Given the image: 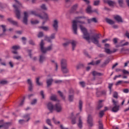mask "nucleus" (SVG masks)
I'll list each match as a JSON object with an SVG mask.
<instances>
[{
    "mask_svg": "<svg viewBox=\"0 0 129 129\" xmlns=\"http://www.w3.org/2000/svg\"><path fill=\"white\" fill-rule=\"evenodd\" d=\"M58 23H59V21H58V20L57 19H55L53 21V27L55 31L58 30Z\"/></svg>",
    "mask_w": 129,
    "mask_h": 129,
    "instance_id": "nucleus-17",
    "label": "nucleus"
},
{
    "mask_svg": "<svg viewBox=\"0 0 129 129\" xmlns=\"http://www.w3.org/2000/svg\"><path fill=\"white\" fill-rule=\"evenodd\" d=\"M69 44H70V42H69V40L68 42H65L64 43H63V47H67V46H68Z\"/></svg>",
    "mask_w": 129,
    "mask_h": 129,
    "instance_id": "nucleus-51",
    "label": "nucleus"
},
{
    "mask_svg": "<svg viewBox=\"0 0 129 129\" xmlns=\"http://www.w3.org/2000/svg\"><path fill=\"white\" fill-rule=\"evenodd\" d=\"M1 27L3 28L4 33H5V32H6V31H7V29L6 28V25H2L1 26Z\"/></svg>",
    "mask_w": 129,
    "mask_h": 129,
    "instance_id": "nucleus-50",
    "label": "nucleus"
},
{
    "mask_svg": "<svg viewBox=\"0 0 129 129\" xmlns=\"http://www.w3.org/2000/svg\"><path fill=\"white\" fill-rule=\"evenodd\" d=\"M83 102L82 101L80 100L79 101V109L80 110V111H81V110H82V104H83Z\"/></svg>",
    "mask_w": 129,
    "mask_h": 129,
    "instance_id": "nucleus-38",
    "label": "nucleus"
},
{
    "mask_svg": "<svg viewBox=\"0 0 129 129\" xmlns=\"http://www.w3.org/2000/svg\"><path fill=\"white\" fill-rule=\"evenodd\" d=\"M109 44L107 43L105 44L104 50L106 54H112V50H111L110 49H109Z\"/></svg>",
    "mask_w": 129,
    "mask_h": 129,
    "instance_id": "nucleus-10",
    "label": "nucleus"
},
{
    "mask_svg": "<svg viewBox=\"0 0 129 129\" xmlns=\"http://www.w3.org/2000/svg\"><path fill=\"white\" fill-rule=\"evenodd\" d=\"M53 82V79H48L46 81V83L47 84V86H50L52 84V83Z\"/></svg>",
    "mask_w": 129,
    "mask_h": 129,
    "instance_id": "nucleus-29",
    "label": "nucleus"
},
{
    "mask_svg": "<svg viewBox=\"0 0 129 129\" xmlns=\"http://www.w3.org/2000/svg\"><path fill=\"white\" fill-rule=\"evenodd\" d=\"M110 61V59H107L106 61H104L103 65H107V64L109 63Z\"/></svg>",
    "mask_w": 129,
    "mask_h": 129,
    "instance_id": "nucleus-49",
    "label": "nucleus"
},
{
    "mask_svg": "<svg viewBox=\"0 0 129 129\" xmlns=\"http://www.w3.org/2000/svg\"><path fill=\"white\" fill-rule=\"evenodd\" d=\"M125 36L126 37L128 38V39H129V33L126 32V33H125Z\"/></svg>",
    "mask_w": 129,
    "mask_h": 129,
    "instance_id": "nucleus-64",
    "label": "nucleus"
},
{
    "mask_svg": "<svg viewBox=\"0 0 129 129\" xmlns=\"http://www.w3.org/2000/svg\"><path fill=\"white\" fill-rule=\"evenodd\" d=\"M45 58L46 57H45V56L43 55H40L39 59V61L40 62V63H42L43 61H44Z\"/></svg>",
    "mask_w": 129,
    "mask_h": 129,
    "instance_id": "nucleus-32",
    "label": "nucleus"
},
{
    "mask_svg": "<svg viewBox=\"0 0 129 129\" xmlns=\"http://www.w3.org/2000/svg\"><path fill=\"white\" fill-rule=\"evenodd\" d=\"M47 107L50 111L55 110L56 112H61V111H62V109H63L62 105H61L60 103H57L54 106H53L52 103L49 102L47 104Z\"/></svg>",
    "mask_w": 129,
    "mask_h": 129,
    "instance_id": "nucleus-2",
    "label": "nucleus"
},
{
    "mask_svg": "<svg viewBox=\"0 0 129 129\" xmlns=\"http://www.w3.org/2000/svg\"><path fill=\"white\" fill-rule=\"evenodd\" d=\"M100 3V1L99 0H97V1H94V6H98V5H99Z\"/></svg>",
    "mask_w": 129,
    "mask_h": 129,
    "instance_id": "nucleus-43",
    "label": "nucleus"
},
{
    "mask_svg": "<svg viewBox=\"0 0 129 129\" xmlns=\"http://www.w3.org/2000/svg\"><path fill=\"white\" fill-rule=\"evenodd\" d=\"M84 17H78L76 18V20H74L72 22V29L74 31V34L75 35H77V24H79V27L80 28V30L81 32L83 33V38L87 41H88V42H90V40H92V42L94 43V44H96V45H97L98 47H100V44H99V35H96L92 37H90V35H89V33L87 32V29L86 28L84 27L82 25L85 24V22L84 21H81L79 20L80 19H83Z\"/></svg>",
    "mask_w": 129,
    "mask_h": 129,
    "instance_id": "nucleus-1",
    "label": "nucleus"
},
{
    "mask_svg": "<svg viewBox=\"0 0 129 129\" xmlns=\"http://www.w3.org/2000/svg\"><path fill=\"white\" fill-rule=\"evenodd\" d=\"M41 9H42V10H43V11H47V7L46 6V5H45V4H42L41 6H40Z\"/></svg>",
    "mask_w": 129,
    "mask_h": 129,
    "instance_id": "nucleus-33",
    "label": "nucleus"
},
{
    "mask_svg": "<svg viewBox=\"0 0 129 129\" xmlns=\"http://www.w3.org/2000/svg\"><path fill=\"white\" fill-rule=\"evenodd\" d=\"M36 103H37V99H34L32 101L31 104H32V105H35V104H36Z\"/></svg>",
    "mask_w": 129,
    "mask_h": 129,
    "instance_id": "nucleus-46",
    "label": "nucleus"
},
{
    "mask_svg": "<svg viewBox=\"0 0 129 129\" xmlns=\"http://www.w3.org/2000/svg\"><path fill=\"white\" fill-rule=\"evenodd\" d=\"M86 11L88 14H91V13H93V12H97V10H92V8H91V6L88 5Z\"/></svg>",
    "mask_w": 129,
    "mask_h": 129,
    "instance_id": "nucleus-14",
    "label": "nucleus"
},
{
    "mask_svg": "<svg viewBox=\"0 0 129 129\" xmlns=\"http://www.w3.org/2000/svg\"><path fill=\"white\" fill-rule=\"evenodd\" d=\"M39 28L40 29H42V30H43V31H49V27L47 26H41Z\"/></svg>",
    "mask_w": 129,
    "mask_h": 129,
    "instance_id": "nucleus-30",
    "label": "nucleus"
},
{
    "mask_svg": "<svg viewBox=\"0 0 129 129\" xmlns=\"http://www.w3.org/2000/svg\"><path fill=\"white\" fill-rule=\"evenodd\" d=\"M60 128L61 129H68V128H65V127H64V126H63V125H62V124H60Z\"/></svg>",
    "mask_w": 129,
    "mask_h": 129,
    "instance_id": "nucleus-61",
    "label": "nucleus"
},
{
    "mask_svg": "<svg viewBox=\"0 0 129 129\" xmlns=\"http://www.w3.org/2000/svg\"><path fill=\"white\" fill-rule=\"evenodd\" d=\"M29 16H30V13L27 12H24L23 23L25 24V25H28V18H29Z\"/></svg>",
    "mask_w": 129,
    "mask_h": 129,
    "instance_id": "nucleus-8",
    "label": "nucleus"
},
{
    "mask_svg": "<svg viewBox=\"0 0 129 129\" xmlns=\"http://www.w3.org/2000/svg\"><path fill=\"white\" fill-rule=\"evenodd\" d=\"M106 22H107V23L110 25H113V24H114V21L108 18L106 19Z\"/></svg>",
    "mask_w": 129,
    "mask_h": 129,
    "instance_id": "nucleus-25",
    "label": "nucleus"
},
{
    "mask_svg": "<svg viewBox=\"0 0 129 129\" xmlns=\"http://www.w3.org/2000/svg\"><path fill=\"white\" fill-rule=\"evenodd\" d=\"M2 127H4L5 129L9 128V123H4V120H0V128Z\"/></svg>",
    "mask_w": 129,
    "mask_h": 129,
    "instance_id": "nucleus-11",
    "label": "nucleus"
},
{
    "mask_svg": "<svg viewBox=\"0 0 129 129\" xmlns=\"http://www.w3.org/2000/svg\"><path fill=\"white\" fill-rule=\"evenodd\" d=\"M43 36H44V34H43V32H39L38 35V38H41V37H43Z\"/></svg>",
    "mask_w": 129,
    "mask_h": 129,
    "instance_id": "nucleus-54",
    "label": "nucleus"
},
{
    "mask_svg": "<svg viewBox=\"0 0 129 129\" xmlns=\"http://www.w3.org/2000/svg\"><path fill=\"white\" fill-rule=\"evenodd\" d=\"M80 84L81 86H82V87H84V86H85V83L84 82H81Z\"/></svg>",
    "mask_w": 129,
    "mask_h": 129,
    "instance_id": "nucleus-56",
    "label": "nucleus"
},
{
    "mask_svg": "<svg viewBox=\"0 0 129 129\" xmlns=\"http://www.w3.org/2000/svg\"><path fill=\"white\" fill-rule=\"evenodd\" d=\"M46 123H47V124H48V125H50V126H53V125L51 123V120L50 119H46Z\"/></svg>",
    "mask_w": 129,
    "mask_h": 129,
    "instance_id": "nucleus-41",
    "label": "nucleus"
},
{
    "mask_svg": "<svg viewBox=\"0 0 129 129\" xmlns=\"http://www.w3.org/2000/svg\"><path fill=\"white\" fill-rule=\"evenodd\" d=\"M70 44H71L72 46V50H75L76 48V45L77 44V41L75 40H69Z\"/></svg>",
    "mask_w": 129,
    "mask_h": 129,
    "instance_id": "nucleus-16",
    "label": "nucleus"
},
{
    "mask_svg": "<svg viewBox=\"0 0 129 129\" xmlns=\"http://www.w3.org/2000/svg\"><path fill=\"white\" fill-rule=\"evenodd\" d=\"M24 119H20L19 120V122L20 124H23L26 121H29L30 120V114H27L24 116Z\"/></svg>",
    "mask_w": 129,
    "mask_h": 129,
    "instance_id": "nucleus-9",
    "label": "nucleus"
},
{
    "mask_svg": "<svg viewBox=\"0 0 129 129\" xmlns=\"http://www.w3.org/2000/svg\"><path fill=\"white\" fill-rule=\"evenodd\" d=\"M118 4L120 7H122L123 6V0H118Z\"/></svg>",
    "mask_w": 129,
    "mask_h": 129,
    "instance_id": "nucleus-36",
    "label": "nucleus"
},
{
    "mask_svg": "<svg viewBox=\"0 0 129 129\" xmlns=\"http://www.w3.org/2000/svg\"><path fill=\"white\" fill-rule=\"evenodd\" d=\"M40 80V78H37L36 79V84H37V85H38L39 86H42V85H43V83L42 82H39V81Z\"/></svg>",
    "mask_w": 129,
    "mask_h": 129,
    "instance_id": "nucleus-28",
    "label": "nucleus"
},
{
    "mask_svg": "<svg viewBox=\"0 0 129 129\" xmlns=\"http://www.w3.org/2000/svg\"><path fill=\"white\" fill-rule=\"evenodd\" d=\"M27 82L29 85V90L30 91H32V90H33V85L32 84V81L31 79H28L27 80Z\"/></svg>",
    "mask_w": 129,
    "mask_h": 129,
    "instance_id": "nucleus-21",
    "label": "nucleus"
},
{
    "mask_svg": "<svg viewBox=\"0 0 129 129\" xmlns=\"http://www.w3.org/2000/svg\"><path fill=\"white\" fill-rule=\"evenodd\" d=\"M128 45V42H126L125 43L122 44L121 46H127Z\"/></svg>",
    "mask_w": 129,
    "mask_h": 129,
    "instance_id": "nucleus-62",
    "label": "nucleus"
},
{
    "mask_svg": "<svg viewBox=\"0 0 129 129\" xmlns=\"http://www.w3.org/2000/svg\"><path fill=\"white\" fill-rule=\"evenodd\" d=\"M72 124H75L76 123V118H72Z\"/></svg>",
    "mask_w": 129,
    "mask_h": 129,
    "instance_id": "nucleus-45",
    "label": "nucleus"
},
{
    "mask_svg": "<svg viewBox=\"0 0 129 129\" xmlns=\"http://www.w3.org/2000/svg\"><path fill=\"white\" fill-rule=\"evenodd\" d=\"M8 21H9L10 23L12 24V25H14L15 26H18V22L17 21L13 20L12 18H8Z\"/></svg>",
    "mask_w": 129,
    "mask_h": 129,
    "instance_id": "nucleus-23",
    "label": "nucleus"
},
{
    "mask_svg": "<svg viewBox=\"0 0 129 129\" xmlns=\"http://www.w3.org/2000/svg\"><path fill=\"white\" fill-rule=\"evenodd\" d=\"M117 92H114L113 96L114 98H117Z\"/></svg>",
    "mask_w": 129,
    "mask_h": 129,
    "instance_id": "nucleus-52",
    "label": "nucleus"
},
{
    "mask_svg": "<svg viewBox=\"0 0 129 129\" xmlns=\"http://www.w3.org/2000/svg\"><path fill=\"white\" fill-rule=\"evenodd\" d=\"M40 95L42 96V98L44 99L45 98V95L44 94V91H41L40 92Z\"/></svg>",
    "mask_w": 129,
    "mask_h": 129,
    "instance_id": "nucleus-53",
    "label": "nucleus"
},
{
    "mask_svg": "<svg viewBox=\"0 0 129 129\" xmlns=\"http://www.w3.org/2000/svg\"><path fill=\"white\" fill-rule=\"evenodd\" d=\"M103 2L105 3V4H107L109 7H114V6L116 5L115 2L110 0H103Z\"/></svg>",
    "mask_w": 129,
    "mask_h": 129,
    "instance_id": "nucleus-12",
    "label": "nucleus"
},
{
    "mask_svg": "<svg viewBox=\"0 0 129 129\" xmlns=\"http://www.w3.org/2000/svg\"><path fill=\"white\" fill-rule=\"evenodd\" d=\"M22 40H23V42L24 44H25V43H26V42H25V41H26V38H25V37H22Z\"/></svg>",
    "mask_w": 129,
    "mask_h": 129,
    "instance_id": "nucleus-63",
    "label": "nucleus"
},
{
    "mask_svg": "<svg viewBox=\"0 0 129 129\" xmlns=\"http://www.w3.org/2000/svg\"><path fill=\"white\" fill-rule=\"evenodd\" d=\"M1 84H7L8 83V82L7 81H2L1 82Z\"/></svg>",
    "mask_w": 129,
    "mask_h": 129,
    "instance_id": "nucleus-57",
    "label": "nucleus"
},
{
    "mask_svg": "<svg viewBox=\"0 0 129 129\" xmlns=\"http://www.w3.org/2000/svg\"><path fill=\"white\" fill-rule=\"evenodd\" d=\"M44 41L43 40H41L40 42V50L42 53H46L47 51H50L52 50V46L50 45L47 48L44 47Z\"/></svg>",
    "mask_w": 129,
    "mask_h": 129,
    "instance_id": "nucleus-6",
    "label": "nucleus"
},
{
    "mask_svg": "<svg viewBox=\"0 0 129 129\" xmlns=\"http://www.w3.org/2000/svg\"><path fill=\"white\" fill-rule=\"evenodd\" d=\"M88 24H91V23H97V19L95 18L88 19Z\"/></svg>",
    "mask_w": 129,
    "mask_h": 129,
    "instance_id": "nucleus-22",
    "label": "nucleus"
},
{
    "mask_svg": "<svg viewBox=\"0 0 129 129\" xmlns=\"http://www.w3.org/2000/svg\"><path fill=\"white\" fill-rule=\"evenodd\" d=\"M31 14L32 15H34V16H36V17H38V18H39L40 19H43V20H44L45 22H43V25H44L45 23H46V22L49 20V15H48V14L46 13H43V16H41V14H37L36 13V11H31Z\"/></svg>",
    "mask_w": 129,
    "mask_h": 129,
    "instance_id": "nucleus-3",
    "label": "nucleus"
},
{
    "mask_svg": "<svg viewBox=\"0 0 129 129\" xmlns=\"http://www.w3.org/2000/svg\"><path fill=\"white\" fill-rule=\"evenodd\" d=\"M61 71L63 73H68L69 72V70L67 69V60L66 59H62L61 60Z\"/></svg>",
    "mask_w": 129,
    "mask_h": 129,
    "instance_id": "nucleus-5",
    "label": "nucleus"
},
{
    "mask_svg": "<svg viewBox=\"0 0 129 129\" xmlns=\"http://www.w3.org/2000/svg\"><path fill=\"white\" fill-rule=\"evenodd\" d=\"M123 92H124V93H128L129 92V90L128 89H124L123 90Z\"/></svg>",
    "mask_w": 129,
    "mask_h": 129,
    "instance_id": "nucleus-55",
    "label": "nucleus"
},
{
    "mask_svg": "<svg viewBox=\"0 0 129 129\" xmlns=\"http://www.w3.org/2000/svg\"><path fill=\"white\" fill-rule=\"evenodd\" d=\"M52 120H53V122H54V123H55V124H58V123H60V122H59V121H57L56 120V119H55V117H53V118H52Z\"/></svg>",
    "mask_w": 129,
    "mask_h": 129,
    "instance_id": "nucleus-48",
    "label": "nucleus"
},
{
    "mask_svg": "<svg viewBox=\"0 0 129 129\" xmlns=\"http://www.w3.org/2000/svg\"><path fill=\"white\" fill-rule=\"evenodd\" d=\"M78 8V4H75L72 7V10L73 11H76Z\"/></svg>",
    "mask_w": 129,
    "mask_h": 129,
    "instance_id": "nucleus-39",
    "label": "nucleus"
},
{
    "mask_svg": "<svg viewBox=\"0 0 129 129\" xmlns=\"http://www.w3.org/2000/svg\"><path fill=\"white\" fill-rule=\"evenodd\" d=\"M112 86H113V83H111V84H108V88L110 90V94H111V87H112Z\"/></svg>",
    "mask_w": 129,
    "mask_h": 129,
    "instance_id": "nucleus-35",
    "label": "nucleus"
},
{
    "mask_svg": "<svg viewBox=\"0 0 129 129\" xmlns=\"http://www.w3.org/2000/svg\"><path fill=\"white\" fill-rule=\"evenodd\" d=\"M50 100L53 101H56L57 100V96L56 95H52L50 96Z\"/></svg>",
    "mask_w": 129,
    "mask_h": 129,
    "instance_id": "nucleus-26",
    "label": "nucleus"
},
{
    "mask_svg": "<svg viewBox=\"0 0 129 129\" xmlns=\"http://www.w3.org/2000/svg\"><path fill=\"white\" fill-rule=\"evenodd\" d=\"M53 39H55V34H51L50 37H48V36L45 37V40L47 41V42H51V40Z\"/></svg>",
    "mask_w": 129,
    "mask_h": 129,
    "instance_id": "nucleus-15",
    "label": "nucleus"
},
{
    "mask_svg": "<svg viewBox=\"0 0 129 129\" xmlns=\"http://www.w3.org/2000/svg\"><path fill=\"white\" fill-rule=\"evenodd\" d=\"M101 102H102V100H100L98 103V105L97 107V109H100L101 107H102V104H101Z\"/></svg>",
    "mask_w": 129,
    "mask_h": 129,
    "instance_id": "nucleus-31",
    "label": "nucleus"
},
{
    "mask_svg": "<svg viewBox=\"0 0 129 129\" xmlns=\"http://www.w3.org/2000/svg\"><path fill=\"white\" fill-rule=\"evenodd\" d=\"M31 23L32 24V25H35L36 24H38L39 22L37 20L33 21V20H31Z\"/></svg>",
    "mask_w": 129,
    "mask_h": 129,
    "instance_id": "nucleus-44",
    "label": "nucleus"
},
{
    "mask_svg": "<svg viewBox=\"0 0 129 129\" xmlns=\"http://www.w3.org/2000/svg\"><path fill=\"white\" fill-rule=\"evenodd\" d=\"M112 103L114 106L112 108V111L113 112H117L119 110V105H117L118 104V102L112 99Z\"/></svg>",
    "mask_w": 129,
    "mask_h": 129,
    "instance_id": "nucleus-7",
    "label": "nucleus"
},
{
    "mask_svg": "<svg viewBox=\"0 0 129 129\" xmlns=\"http://www.w3.org/2000/svg\"><path fill=\"white\" fill-rule=\"evenodd\" d=\"M58 93L59 94L60 96L62 97V99H65V97L63 96V94L60 91H58Z\"/></svg>",
    "mask_w": 129,
    "mask_h": 129,
    "instance_id": "nucleus-47",
    "label": "nucleus"
},
{
    "mask_svg": "<svg viewBox=\"0 0 129 129\" xmlns=\"http://www.w3.org/2000/svg\"><path fill=\"white\" fill-rule=\"evenodd\" d=\"M99 123V129H103V125H102V122L101 120L98 121Z\"/></svg>",
    "mask_w": 129,
    "mask_h": 129,
    "instance_id": "nucleus-34",
    "label": "nucleus"
},
{
    "mask_svg": "<svg viewBox=\"0 0 129 129\" xmlns=\"http://www.w3.org/2000/svg\"><path fill=\"white\" fill-rule=\"evenodd\" d=\"M93 76H100L101 74L99 73H97L95 71L93 72Z\"/></svg>",
    "mask_w": 129,
    "mask_h": 129,
    "instance_id": "nucleus-37",
    "label": "nucleus"
},
{
    "mask_svg": "<svg viewBox=\"0 0 129 129\" xmlns=\"http://www.w3.org/2000/svg\"><path fill=\"white\" fill-rule=\"evenodd\" d=\"M121 82H122V81H119L115 84V85L117 86V85H119V84H121Z\"/></svg>",
    "mask_w": 129,
    "mask_h": 129,
    "instance_id": "nucleus-58",
    "label": "nucleus"
},
{
    "mask_svg": "<svg viewBox=\"0 0 129 129\" xmlns=\"http://www.w3.org/2000/svg\"><path fill=\"white\" fill-rule=\"evenodd\" d=\"M100 62H101V60H98L96 61H92L91 62H89L88 65H89V66L90 65H92V66H94V65H98V64H99V63H100Z\"/></svg>",
    "mask_w": 129,
    "mask_h": 129,
    "instance_id": "nucleus-19",
    "label": "nucleus"
},
{
    "mask_svg": "<svg viewBox=\"0 0 129 129\" xmlns=\"http://www.w3.org/2000/svg\"><path fill=\"white\" fill-rule=\"evenodd\" d=\"M108 108L107 107H105V109L104 110H102L99 113V116L100 117H102L103 116V115L104 114V111H106L107 110Z\"/></svg>",
    "mask_w": 129,
    "mask_h": 129,
    "instance_id": "nucleus-24",
    "label": "nucleus"
},
{
    "mask_svg": "<svg viewBox=\"0 0 129 129\" xmlns=\"http://www.w3.org/2000/svg\"><path fill=\"white\" fill-rule=\"evenodd\" d=\"M16 5H13V7L14 9H15V13L17 16V18L18 19H21V12L20 11H19V8H20L22 7V4L20 3L17 0H14Z\"/></svg>",
    "mask_w": 129,
    "mask_h": 129,
    "instance_id": "nucleus-4",
    "label": "nucleus"
},
{
    "mask_svg": "<svg viewBox=\"0 0 129 129\" xmlns=\"http://www.w3.org/2000/svg\"><path fill=\"white\" fill-rule=\"evenodd\" d=\"M74 97L73 96V95H69V100L70 101H73Z\"/></svg>",
    "mask_w": 129,
    "mask_h": 129,
    "instance_id": "nucleus-40",
    "label": "nucleus"
},
{
    "mask_svg": "<svg viewBox=\"0 0 129 129\" xmlns=\"http://www.w3.org/2000/svg\"><path fill=\"white\" fill-rule=\"evenodd\" d=\"M14 59H16L17 60H20V59H22V56L20 55H17L13 56Z\"/></svg>",
    "mask_w": 129,
    "mask_h": 129,
    "instance_id": "nucleus-42",
    "label": "nucleus"
},
{
    "mask_svg": "<svg viewBox=\"0 0 129 129\" xmlns=\"http://www.w3.org/2000/svg\"><path fill=\"white\" fill-rule=\"evenodd\" d=\"M79 127L81 128L82 127V120H81V117H79V123L78 124Z\"/></svg>",
    "mask_w": 129,
    "mask_h": 129,
    "instance_id": "nucleus-27",
    "label": "nucleus"
},
{
    "mask_svg": "<svg viewBox=\"0 0 129 129\" xmlns=\"http://www.w3.org/2000/svg\"><path fill=\"white\" fill-rule=\"evenodd\" d=\"M122 72L124 74H128V73H129L128 71H127L125 70H123Z\"/></svg>",
    "mask_w": 129,
    "mask_h": 129,
    "instance_id": "nucleus-59",
    "label": "nucleus"
},
{
    "mask_svg": "<svg viewBox=\"0 0 129 129\" xmlns=\"http://www.w3.org/2000/svg\"><path fill=\"white\" fill-rule=\"evenodd\" d=\"M20 48V46L18 45H15L13 46L12 53H13V54H18V51H17V50H19Z\"/></svg>",
    "mask_w": 129,
    "mask_h": 129,
    "instance_id": "nucleus-18",
    "label": "nucleus"
},
{
    "mask_svg": "<svg viewBox=\"0 0 129 129\" xmlns=\"http://www.w3.org/2000/svg\"><path fill=\"white\" fill-rule=\"evenodd\" d=\"M87 122H88V124H89V126H92V125H93V122L92 120V116H91V115H88Z\"/></svg>",
    "mask_w": 129,
    "mask_h": 129,
    "instance_id": "nucleus-13",
    "label": "nucleus"
},
{
    "mask_svg": "<svg viewBox=\"0 0 129 129\" xmlns=\"http://www.w3.org/2000/svg\"><path fill=\"white\" fill-rule=\"evenodd\" d=\"M83 1L84 2V3H86L87 5H89V4L90 3L89 0H83Z\"/></svg>",
    "mask_w": 129,
    "mask_h": 129,
    "instance_id": "nucleus-60",
    "label": "nucleus"
},
{
    "mask_svg": "<svg viewBox=\"0 0 129 129\" xmlns=\"http://www.w3.org/2000/svg\"><path fill=\"white\" fill-rule=\"evenodd\" d=\"M114 19L118 22V23H122V19L121 17L118 15L114 17Z\"/></svg>",
    "mask_w": 129,
    "mask_h": 129,
    "instance_id": "nucleus-20",
    "label": "nucleus"
}]
</instances>
